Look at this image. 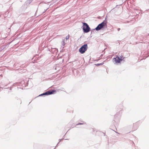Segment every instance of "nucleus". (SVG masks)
Instances as JSON below:
<instances>
[{
	"label": "nucleus",
	"mask_w": 149,
	"mask_h": 149,
	"mask_svg": "<svg viewBox=\"0 0 149 149\" xmlns=\"http://www.w3.org/2000/svg\"><path fill=\"white\" fill-rule=\"evenodd\" d=\"M56 91L54 90L52 91H47L46 92L40 95H49L54 93Z\"/></svg>",
	"instance_id": "20e7f679"
},
{
	"label": "nucleus",
	"mask_w": 149,
	"mask_h": 149,
	"mask_svg": "<svg viewBox=\"0 0 149 149\" xmlns=\"http://www.w3.org/2000/svg\"><path fill=\"white\" fill-rule=\"evenodd\" d=\"M100 65V64H97V65Z\"/></svg>",
	"instance_id": "6e6552de"
},
{
	"label": "nucleus",
	"mask_w": 149,
	"mask_h": 149,
	"mask_svg": "<svg viewBox=\"0 0 149 149\" xmlns=\"http://www.w3.org/2000/svg\"><path fill=\"white\" fill-rule=\"evenodd\" d=\"M84 124V123L83 122V123H79L77 125H82Z\"/></svg>",
	"instance_id": "0eeeda50"
},
{
	"label": "nucleus",
	"mask_w": 149,
	"mask_h": 149,
	"mask_svg": "<svg viewBox=\"0 0 149 149\" xmlns=\"http://www.w3.org/2000/svg\"><path fill=\"white\" fill-rule=\"evenodd\" d=\"M83 29L84 32L87 33L90 31V28L87 24L85 23H83Z\"/></svg>",
	"instance_id": "7ed1b4c3"
},
{
	"label": "nucleus",
	"mask_w": 149,
	"mask_h": 149,
	"mask_svg": "<svg viewBox=\"0 0 149 149\" xmlns=\"http://www.w3.org/2000/svg\"><path fill=\"white\" fill-rule=\"evenodd\" d=\"M107 21L104 20L102 23L99 24L95 29L97 31H99L102 28L107 26Z\"/></svg>",
	"instance_id": "f257e3e1"
},
{
	"label": "nucleus",
	"mask_w": 149,
	"mask_h": 149,
	"mask_svg": "<svg viewBox=\"0 0 149 149\" xmlns=\"http://www.w3.org/2000/svg\"><path fill=\"white\" fill-rule=\"evenodd\" d=\"M114 60L116 63H119L122 60L121 58L118 56H116L115 58H114Z\"/></svg>",
	"instance_id": "39448f33"
},
{
	"label": "nucleus",
	"mask_w": 149,
	"mask_h": 149,
	"mask_svg": "<svg viewBox=\"0 0 149 149\" xmlns=\"http://www.w3.org/2000/svg\"><path fill=\"white\" fill-rule=\"evenodd\" d=\"M70 36L69 35H68V36L66 37L65 38L66 40L68 39L69 38Z\"/></svg>",
	"instance_id": "423d86ee"
},
{
	"label": "nucleus",
	"mask_w": 149,
	"mask_h": 149,
	"mask_svg": "<svg viewBox=\"0 0 149 149\" xmlns=\"http://www.w3.org/2000/svg\"><path fill=\"white\" fill-rule=\"evenodd\" d=\"M88 48L87 45L85 44L82 46L79 49V51L81 54H83L87 50Z\"/></svg>",
	"instance_id": "f03ea898"
}]
</instances>
